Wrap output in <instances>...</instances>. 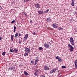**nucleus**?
Here are the masks:
<instances>
[{"label":"nucleus","instance_id":"nucleus-1","mask_svg":"<svg viewBox=\"0 0 77 77\" xmlns=\"http://www.w3.org/2000/svg\"><path fill=\"white\" fill-rule=\"evenodd\" d=\"M70 42L72 45H74V39H73V38L72 37H71L70 38Z\"/></svg>","mask_w":77,"mask_h":77},{"label":"nucleus","instance_id":"nucleus-2","mask_svg":"<svg viewBox=\"0 0 77 77\" xmlns=\"http://www.w3.org/2000/svg\"><path fill=\"white\" fill-rule=\"evenodd\" d=\"M40 70L39 69H37L36 70H35V72L34 73V75L35 76L37 75L38 74L40 73Z\"/></svg>","mask_w":77,"mask_h":77},{"label":"nucleus","instance_id":"nucleus-3","mask_svg":"<svg viewBox=\"0 0 77 77\" xmlns=\"http://www.w3.org/2000/svg\"><path fill=\"white\" fill-rule=\"evenodd\" d=\"M29 35L28 34H26L25 35L24 38H23V42H24L27 39V38H28V36Z\"/></svg>","mask_w":77,"mask_h":77},{"label":"nucleus","instance_id":"nucleus-4","mask_svg":"<svg viewBox=\"0 0 77 77\" xmlns=\"http://www.w3.org/2000/svg\"><path fill=\"white\" fill-rule=\"evenodd\" d=\"M35 8H38V9H39V8H40V7H41L40 4H38V3L35 4Z\"/></svg>","mask_w":77,"mask_h":77},{"label":"nucleus","instance_id":"nucleus-5","mask_svg":"<svg viewBox=\"0 0 77 77\" xmlns=\"http://www.w3.org/2000/svg\"><path fill=\"white\" fill-rule=\"evenodd\" d=\"M25 51L26 52L28 53H30V49L27 48H25Z\"/></svg>","mask_w":77,"mask_h":77},{"label":"nucleus","instance_id":"nucleus-6","mask_svg":"<svg viewBox=\"0 0 77 77\" xmlns=\"http://www.w3.org/2000/svg\"><path fill=\"white\" fill-rule=\"evenodd\" d=\"M43 12L44 11L42 9L39 10L38 12V13L39 15H42V14H43Z\"/></svg>","mask_w":77,"mask_h":77},{"label":"nucleus","instance_id":"nucleus-7","mask_svg":"<svg viewBox=\"0 0 77 77\" xmlns=\"http://www.w3.org/2000/svg\"><path fill=\"white\" fill-rule=\"evenodd\" d=\"M57 70V69H52V70L50 72L51 74H52L53 72H56V70Z\"/></svg>","mask_w":77,"mask_h":77},{"label":"nucleus","instance_id":"nucleus-8","mask_svg":"<svg viewBox=\"0 0 77 77\" xmlns=\"http://www.w3.org/2000/svg\"><path fill=\"white\" fill-rule=\"evenodd\" d=\"M38 61H39V59H35L34 63V65H36L37 64V63L38 62Z\"/></svg>","mask_w":77,"mask_h":77},{"label":"nucleus","instance_id":"nucleus-9","mask_svg":"<svg viewBox=\"0 0 77 77\" xmlns=\"http://www.w3.org/2000/svg\"><path fill=\"white\" fill-rule=\"evenodd\" d=\"M53 26L54 28H55V29H56V28H57V26H56V23L53 24Z\"/></svg>","mask_w":77,"mask_h":77},{"label":"nucleus","instance_id":"nucleus-10","mask_svg":"<svg viewBox=\"0 0 77 77\" xmlns=\"http://www.w3.org/2000/svg\"><path fill=\"white\" fill-rule=\"evenodd\" d=\"M44 46L45 48H48V44L45 43L44 44Z\"/></svg>","mask_w":77,"mask_h":77},{"label":"nucleus","instance_id":"nucleus-11","mask_svg":"<svg viewBox=\"0 0 77 77\" xmlns=\"http://www.w3.org/2000/svg\"><path fill=\"white\" fill-rule=\"evenodd\" d=\"M44 69L46 71H47L48 69V67L47 66H45L44 67Z\"/></svg>","mask_w":77,"mask_h":77},{"label":"nucleus","instance_id":"nucleus-12","mask_svg":"<svg viewBox=\"0 0 77 77\" xmlns=\"http://www.w3.org/2000/svg\"><path fill=\"white\" fill-rule=\"evenodd\" d=\"M23 74H24L25 75H29V73L26 71H25L24 72Z\"/></svg>","mask_w":77,"mask_h":77},{"label":"nucleus","instance_id":"nucleus-13","mask_svg":"<svg viewBox=\"0 0 77 77\" xmlns=\"http://www.w3.org/2000/svg\"><path fill=\"white\" fill-rule=\"evenodd\" d=\"M28 52H25L24 54V57H26V56H28Z\"/></svg>","mask_w":77,"mask_h":77},{"label":"nucleus","instance_id":"nucleus-14","mask_svg":"<svg viewBox=\"0 0 77 77\" xmlns=\"http://www.w3.org/2000/svg\"><path fill=\"white\" fill-rule=\"evenodd\" d=\"M11 41H13V39H14V36H13L12 35H11Z\"/></svg>","mask_w":77,"mask_h":77},{"label":"nucleus","instance_id":"nucleus-15","mask_svg":"<svg viewBox=\"0 0 77 77\" xmlns=\"http://www.w3.org/2000/svg\"><path fill=\"white\" fill-rule=\"evenodd\" d=\"M74 0H72V2L71 3L72 6H74Z\"/></svg>","mask_w":77,"mask_h":77},{"label":"nucleus","instance_id":"nucleus-16","mask_svg":"<svg viewBox=\"0 0 77 77\" xmlns=\"http://www.w3.org/2000/svg\"><path fill=\"white\" fill-rule=\"evenodd\" d=\"M13 69V67H10L9 68L8 70L10 71H11V70H12Z\"/></svg>","mask_w":77,"mask_h":77},{"label":"nucleus","instance_id":"nucleus-17","mask_svg":"<svg viewBox=\"0 0 77 77\" xmlns=\"http://www.w3.org/2000/svg\"><path fill=\"white\" fill-rule=\"evenodd\" d=\"M58 60L59 61V62H62V58L61 57H59L58 58Z\"/></svg>","mask_w":77,"mask_h":77},{"label":"nucleus","instance_id":"nucleus-18","mask_svg":"<svg viewBox=\"0 0 77 77\" xmlns=\"http://www.w3.org/2000/svg\"><path fill=\"white\" fill-rule=\"evenodd\" d=\"M19 35V34H18V33H16L15 34V38H17V37H18V36Z\"/></svg>","mask_w":77,"mask_h":77},{"label":"nucleus","instance_id":"nucleus-19","mask_svg":"<svg viewBox=\"0 0 77 77\" xmlns=\"http://www.w3.org/2000/svg\"><path fill=\"white\" fill-rule=\"evenodd\" d=\"M39 50H43V48L42 47H39L38 48Z\"/></svg>","mask_w":77,"mask_h":77},{"label":"nucleus","instance_id":"nucleus-20","mask_svg":"<svg viewBox=\"0 0 77 77\" xmlns=\"http://www.w3.org/2000/svg\"><path fill=\"white\" fill-rule=\"evenodd\" d=\"M69 50L70 52H72V51H73V50H74V48L69 49Z\"/></svg>","mask_w":77,"mask_h":77},{"label":"nucleus","instance_id":"nucleus-21","mask_svg":"<svg viewBox=\"0 0 77 77\" xmlns=\"http://www.w3.org/2000/svg\"><path fill=\"white\" fill-rule=\"evenodd\" d=\"M48 21H49V22L51 21V17H49L48 18Z\"/></svg>","mask_w":77,"mask_h":77},{"label":"nucleus","instance_id":"nucleus-22","mask_svg":"<svg viewBox=\"0 0 77 77\" xmlns=\"http://www.w3.org/2000/svg\"><path fill=\"white\" fill-rule=\"evenodd\" d=\"M77 62H75V68H76L77 67Z\"/></svg>","mask_w":77,"mask_h":77},{"label":"nucleus","instance_id":"nucleus-23","mask_svg":"<svg viewBox=\"0 0 77 77\" xmlns=\"http://www.w3.org/2000/svg\"><path fill=\"white\" fill-rule=\"evenodd\" d=\"M14 51L15 53H17V52L18 51V50H17V49L15 48L14 50Z\"/></svg>","mask_w":77,"mask_h":77},{"label":"nucleus","instance_id":"nucleus-24","mask_svg":"<svg viewBox=\"0 0 77 77\" xmlns=\"http://www.w3.org/2000/svg\"><path fill=\"white\" fill-rule=\"evenodd\" d=\"M68 47H69L70 48H71L72 47L71 45H70V44H68Z\"/></svg>","mask_w":77,"mask_h":77},{"label":"nucleus","instance_id":"nucleus-25","mask_svg":"<svg viewBox=\"0 0 77 77\" xmlns=\"http://www.w3.org/2000/svg\"><path fill=\"white\" fill-rule=\"evenodd\" d=\"M5 54H6V52L4 51L2 53V55H3V56H5Z\"/></svg>","mask_w":77,"mask_h":77},{"label":"nucleus","instance_id":"nucleus-26","mask_svg":"<svg viewBox=\"0 0 77 77\" xmlns=\"http://www.w3.org/2000/svg\"><path fill=\"white\" fill-rule=\"evenodd\" d=\"M15 22H16V21L15 20H13V21H12L11 23H15Z\"/></svg>","mask_w":77,"mask_h":77},{"label":"nucleus","instance_id":"nucleus-27","mask_svg":"<svg viewBox=\"0 0 77 77\" xmlns=\"http://www.w3.org/2000/svg\"><path fill=\"white\" fill-rule=\"evenodd\" d=\"M18 42L20 44H21V41L20 39H19Z\"/></svg>","mask_w":77,"mask_h":77},{"label":"nucleus","instance_id":"nucleus-28","mask_svg":"<svg viewBox=\"0 0 77 77\" xmlns=\"http://www.w3.org/2000/svg\"><path fill=\"white\" fill-rule=\"evenodd\" d=\"M59 30H63V28L62 27H59L58 28Z\"/></svg>","mask_w":77,"mask_h":77},{"label":"nucleus","instance_id":"nucleus-29","mask_svg":"<svg viewBox=\"0 0 77 77\" xmlns=\"http://www.w3.org/2000/svg\"><path fill=\"white\" fill-rule=\"evenodd\" d=\"M10 51H11V52H13V53H14V50L13 49V50L12 49H10Z\"/></svg>","mask_w":77,"mask_h":77},{"label":"nucleus","instance_id":"nucleus-30","mask_svg":"<svg viewBox=\"0 0 77 77\" xmlns=\"http://www.w3.org/2000/svg\"><path fill=\"white\" fill-rule=\"evenodd\" d=\"M32 35H36V32H34L32 33Z\"/></svg>","mask_w":77,"mask_h":77},{"label":"nucleus","instance_id":"nucleus-31","mask_svg":"<svg viewBox=\"0 0 77 77\" xmlns=\"http://www.w3.org/2000/svg\"><path fill=\"white\" fill-rule=\"evenodd\" d=\"M62 68H66V67L65 66H62Z\"/></svg>","mask_w":77,"mask_h":77},{"label":"nucleus","instance_id":"nucleus-32","mask_svg":"<svg viewBox=\"0 0 77 77\" xmlns=\"http://www.w3.org/2000/svg\"><path fill=\"white\" fill-rule=\"evenodd\" d=\"M34 62H35L33 60H31V63L32 64H33L34 63Z\"/></svg>","mask_w":77,"mask_h":77},{"label":"nucleus","instance_id":"nucleus-33","mask_svg":"<svg viewBox=\"0 0 77 77\" xmlns=\"http://www.w3.org/2000/svg\"><path fill=\"white\" fill-rule=\"evenodd\" d=\"M48 9H47L46 11L45 12V13H47L48 12Z\"/></svg>","mask_w":77,"mask_h":77},{"label":"nucleus","instance_id":"nucleus-34","mask_svg":"<svg viewBox=\"0 0 77 77\" xmlns=\"http://www.w3.org/2000/svg\"><path fill=\"white\" fill-rule=\"evenodd\" d=\"M30 23H31V24H32V23H33V20H31L30 21Z\"/></svg>","mask_w":77,"mask_h":77},{"label":"nucleus","instance_id":"nucleus-35","mask_svg":"<svg viewBox=\"0 0 77 77\" xmlns=\"http://www.w3.org/2000/svg\"><path fill=\"white\" fill-rule=\"evenodd\" d=\"M55 59H59V56H57L56 58Z\"/></svg>","mask_w":77,"mask_h":77},{"label":"nucleus","instance_id":"nucleus-36","mask_svg":"<svg viewBox=\"0 0 77 77\" xmlns=\"http://www.w3.org/2000/svg\"><path fill=\"white\" fill-rule=\"evenodd\" d=\"M16 26H14V30H16Z\"/></svg>","mask_w":77,"mask_h":77},{"label":"nucleus","instance_id":"nucleus-37","mask_svg":"<svg viewBox=\"0 0 77 77\" xmlns=\"http://www.w3.org/2000/svg\"><path fill=\"white\" fill-rule=\"evenodd\" d=\"M24 1H25V2H27L28 1H30V0H24Z\"/></svg>","mask_w":77,"mask_h":77},{"label":"nucleus","instance_id":"nucleus-38","mask_svg":"<svg viewBox=\"0 0 77 77\" xmlns=\"http://www.w3.org/2000/svg\"><path fill=\"white\" fill-rule=\"evenodd\" d=\"M40 77H45V76L42 75H41Z\"/></svg>","mask_w":77,"mask_h":77},{"label":"nucleus","instance_id":"nucleus-39","mask_svg":"<svg viewBox=\"0 0 77 77\" xmlns=\"http://www.w3.org/2000/svg\"><path fill=\"white\" fill-rule=\"evenodd\" d=\"M19 36H21V33H20L19 34Z\"/></svg>","mask_w":77,"mask_h":77},{"label":"nucleus","instance_id":"nucleus-40","mask_svg":"<svg viewBox=\"0 0 77 77\" xmlns=\"http://www.w3.org/2000/svg\"><path fill=\"white\" fill-rule=\"evenodd\" d=\"M16 31V29H14V33H15Z\"/></svg>","mask_w":77,"mask_h":77},{"label":"nucleus","instance_id":"nucleus-41","mask_svg":"<svg viewBox=\"0 0 77 77\" xmlns=\"http://www.w3.org/2000/svg\"><path fill=\"white\" fill-rule=\"evenodd\" d=\"M69 49H72V48H74L73 47V46L70 48H69Z\"/></svg>","mask_w":77,"mask_h":77},{"label":"nucleus","instance_id":"nucleus-42","mask_svg":"<svg viewBox=\"0 0 77 77\" xmlns=\"http://www.w3.org/2000/svg\"><path fill=\"white\" fill-rule=\"evenodd\" d=\"M2 37H0V41H1L2 40Z\"/></svg>","mask_w":77,"mask_h":77},{"label":"nucleus","instance_id":"nucleus-43","mask_svg":"<svg viewBox=\"0 0 77 77\" xmlns=\"http://www.w3.org/2000/svg\"><path fill=\"white\" fill-rule=\"evenodd\" d=\"M2 7H1V6H0V10L2 9Z\"/></svg>","mask_w":77,"mask_h":77},{"label":"nucleus","instance_id":"nucleus-44","mask_svg":"<svg viewBox=\"0 0 77 77\" xmlns=\"http://www.w3.org/2000/svg\"><path fill=\"white\" fill-rule=\"evenodd\" d=\"M75 62H77V60H75Z\"/></svg>","mask_w":77,"mask_h":77},{"label":"nucleus","instance_id":"nucleus-45","mask_svg":"<svg viewBox=\"0 0 77 77\" xmlns=\"http://www.w3.org/2000/svg\"><path fill=\"white\" fill-rule=\"evenodd\" d=\"M24 15L26 16V13H24Z\"/></svg>","mask_w":77,"mask_h":77},{"label":"nucleus","instance_id":"nucleus-46","mask_svg":"<svg viewBox=\"0 0 77 77\" xmlns=\"http://www.w3.org/2000/svg\"><path fill=\"white\" fill-rule=\"evenodd\" d=\"M76 13H77L76 12H75V14H76Z\"/></svg>","mask_w":77,"mask_h":77},{"label":"nucleus","instance_id":"nucleus-47","mask_svg":"<svg viewBox=\"0 0 77 77\" xmlns=\"http://www.w3.org/2000/svg\"><path fill=\"white\" fill-rule=\"evenodd\" d=\"M22 14H24V12H22Z\"/></svg>","mask_w":77,"mask_h":77},{"label":"nucleus","instance_id":"nucleus-48","mask_svg":"<svg viewBox=\"0 0 77 77\" xmlns=\"http://www.w3.org/2000/svg\"><path fill=\"white\" fill-rule=\"evenodd\" d=\"M48 20V18H47V20Z\"/></svg>","mask_w":77,"mask_h":77},{"label":"nucleus","instance_id":"nucleus-49","mask_svg":"<svg viewBox=\"0 0 77 77\" xmlns=\"http://www.w3.org/2000/svg\"><path fill=\"white\" fill-rule=\"evenodd\" d=\"M50 46H49V45H48V47H49Z\"/></svg>","mask_w":77,"mask_h":77},{"label":"nucleus","instance_id":"nucleus-50","mask_svg":"<svg viewBox=\"0 0 77 77\" xmlns=\"http://www.w3.org/2000/svg\"><path fill=\"white\" fill-rule=\"evenodd\" d=\"M49 9H48V11H49Z\"/></svg>","mask_w":77,"mask_h":77}]
</instances>
